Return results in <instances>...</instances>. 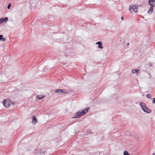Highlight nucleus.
Instances as JSON below:
<instances>
[{
    "mask_svg": "<svg viewBox=\"0 0 155 155\" xmlns=\"http://www.w3.org/2000/svg\"><path fill=\"white\" fill-rule=\"evenodd\" d=\"M32 117L33 118L32 123L33 124H35L38 122V120L35 116H32Z\"/></svg>",
    "mask_w": 155,
    "mask_h": 155,
    "instance_id": "obj_7",
    "label": "nucleus"
},
{
    "mask_svg": "<svg viewBox=\"0 0 155 155\" xmlns=\"http://www.w3.org/2000/svg\"><path fill=\"white\" fill-rule=\"evenodd\" d=\"M148 2L149 5L150 6L149 10L148 11V12L152 13L153 10V7L155 8V0H148Z\"/></svg>",
    "mask_w": 155,
    "mask_h": 155,
    "instance_id": "obj_3",
    "label": "nucleus"
},
{
    "mask_svg": "<svg viewBox=\"0 0 155 155\" xmlns=\"http://www.w3.org/2000/svg\"><path fill=\"white\" fill-rule=\"evenodd\" d=\"M121 20H123L124 19V17L123 16H122L121 17Z\"/></svg>",
    "mask_w": 155,
    "mask_h": 155,
    "instance_id": "obj_22",
    "label": "nucleus"
},
{
    "mask_svg": "<svg viewBox=\"0 0 155 155\" xmlns=\"http://www.w3.org/2000/svg\"><path fill=\"white\" fill-rule=\"evenodd\" d=\"M141 109L143 110L147 113H150L151 112V110L147 107L146 104L143 102H141L140 103Z\"/></svg>",
    "mask_w": 155,
    "mask_h": 155,
    "instance_id": "obj_2",
    "label": "nucleus"
},
{
    "mask_svg": "<svg viewBox=\"0 0 155 155\" xmlns=\"http://www.w3.org/2000/svg\"><path fill=\"white\" fill-rule=\"evenodd\" d=\"M129 43H128L127 44V45H129Z\"/></svg>",
    "mask_w": 155,
    "mask_h": 155,
    "instance_id": "obj_24",
    "label": "nucleus"
},
{
    "mask_svg": "<svg viewBox=\"0 0 155 155\" xmlns=\"http://www.w3.org/2000/svg\"><path fill=\"white\" fill-rule=\"evenodd\" d=\"M3 37V35H0V41H1L2 38Z\"/></svg>",
    "mask_w": 155,
    "mask_h": 155,
    "instance_id": "obj_19",
    "label": "nucleus"
},
{
    "mask_svg": "<svg viewBox=\"0 0 155 155\" xmlns=\"http://www.w3.org/2000/svg\"><path fill=\"white\" fill-rule=\"evenodd\" d=\"M124 155H130V154L128 153V152L127 151H125L124 152Z\"/></svg>",
    "mask_w": 155,
    "mask_h": 155,
    "instance_id": "obj_13",
    "label": "nucleus"
},
{
    "mask_svg": "<svg viewBox=\"0 0 155 155\" xmlns=\"http://www.w3.org/2000/svg\"><path fill=\"white\" fill-rule=\"evenodd\" d=\"M153 99L152 102L153 103H155V97L152 99Z\"/></svg>",
    "mask_w": 155,
    "mask_h": 155,
    "instance_id": "obj_20",
    "label": "nucleus"
},
{
    "mask_svg": "<svg viewBox=\"0 0 155 155\" xmlns=\"http://www.w3.org/2000/svg\"><path fill=\"white\" fill-rule=\"evenodd\" d=\"M45 150L43 151L42 150H40L39 151V153L41 154V155H45Z\"/></svg>",
    "mask_w": 155,
    "mask_h": 155,
    "instance_id": "obj_11",
    "label": "nucleus"
},
{
    "mask_svg": "<svg viewBox=\"0 0 155 155\" xmlns=\"http://www.w3.org/2000/svg\"><path fill=\"white\" fill-rule=\"evenodd\" d=\"M153 155H155V153L153 154Z\"/></svg>",
    "mask_w": 155,
    "mask_h": 155,
    "instance_id": "obj_25",
    "label": "nucleus"
},
{
    "mask_svg": "<svg viewBox=\"0 0 155 155\" xmlns=\"http://www.w3.org/2000/svg\"><path fill=\"white\" fill-rule=\"evenodd\" d=\"M96 44L98 45V48L101 49L103 48V47L102 45V42L101 41H99L96 43Z\"/></svg>",
    "mask_w": 155,
    "mask_h": 155,
    "instance_id": "obj_8",
    "label": "nucleus"
},
{
    "mask_svg": "<svg viewBox=\"0 0 155 155\" xmlns=\"http://www.w3.org/2000/svg\"><path fill=\"white\" fill-rule=\"evenodd\" d=\"M140 71L139 69H134L132 70V72L133 74H134L137 73L139 71Z\"/></svg>",
    "mask_w": 155,
    "mask_h": 155,
    "instance_id": "obj_10",
    "label": "nucleus"
},
{
    "mask_svg": "<svg viewBox=\"0 0 155 155\" xmlns=\"http://www.w3.org/2000/svg\"><path fill=\"white\" fill-rule=\"evenodd\" d=\"M9 100V103H10L11 104H12V105H15V103H14L13 101H12L10 100Z\"/></svg>",
    "mask_w": 155,
    "mask_h": 155,
    "instance_id": "obj_14",
    "label": "nucleus"
},
{
    "mask_svg": "<svg viewBox=\"0 0 155 155\" xmlns=\"http://www.w3.org/2000/svg\"><path fill=\"white\" fill-rule=\"evenodd\" d=\"M88 109V107H86L81 111H78L75 114V116L73 118H78L81 117L82 116L85 115L86 113L87 112Z\"/></svg>",
    "mask_w": 155,
    "mask_h": 155,
    "instance_id": "obj_1",
    "label": "nucleus"
},
{
    "mask_svg": "<svg viewBox=\"0 0 155 155\" xmlns=\"http://www.w3.org/2000/svg\"><path fill=\"white\" fill-rule=\"evenodd\" d=\"M11 3H9L8 5L7 6V8L8 9H9L11 7Z\"/></svg>",
    "mask_w": 155,
    "mask_h": 155,
    "instance_id": "obj_17",
    "label": "nucleus"
},
{
    "mask_svg": "<svg viewBox=\"0 0 155 155\" xmlns=\"http://www.w3.org/2000/svg\"><path fill=\"white\" fill-rule=\"evenodd\" d=\"M45 97V96H44V95L41 96V95H38V96L37 95L36 96V98H37L38 99H40V100L42 98H44Z\"/></svg>",
    "mask_w": 155,
    "mask_h": 155,
    "instance_id": "obj_9",
    "label": "nucleus"
},
{
    "mask_svg": "<svg viewBox=\"0 0 155 155\" xmlns=\"http://www.w3.org/2000/svg\"><path fill=\"white\" fill-rule=\"evenodd\" d=\"M56 93H58L61 94H63L66 93H67V91H64L63 89H58L55 90L54 91Z\"/></svg>",
    "mask_w": 155,
    "mask_h": 155,
    "instance_id": "obj_6",
    "label": "nucleus"
},
{
    "mask_svg": "<svg viewBox=\"0 0 155 155\" xmlns=\"http://www.w3.org/2000/svg\"><path fill=\"white\" fill-rule=\"evenodd\" d=\"M5 39H6L5 38H2L1 41H5Z\"/></svg>",
    "mask_w": 155,
    "mask_h": 155,
    "instance_id": "obj_18",
    "label": "nucleus"
},
{
    "mask_svg": "<svg viewBox=\"0 0 155 155\" xmlns=\"http://www.w3.org/2000/svg\"><path fill=\"white\" fill-rule=\"evenodd\" d=\"M149 64L150 66H152V64L151 63H149Z\"/></svg>",
    "mask_w": 155,
    "mask_h": 155,
    "instance_id": "obj_21",
    "label": "nucleus"
},
{
    "mask_svg": "<svg viewBox=\"0 0 155 155\" xmlns=\"http://www.w3.org/2000/svg\"><path fill=\"white\" fill-rule=\"evenodd\" d=\"M146 97L148 98L149 99H152V98H151V94H147L146 95Z\"/></svg>",
    "mask_w": 155,
    "mask_h": 155,
    "instance_id": "obj_12",
    "label": "nucleus"
},
{
    "mask_svg": "<svg viewBox=\"0 0 155 155\" xmlns=\"http://www.w3.org/2000/svg\"><path fill=\"white\" fill-rule=\"evenodd\" d=\"M3 105L6 107H8L11 105V104L9 102L8 99H5L3 101Z\"/></svg>",
    "mask_w": 155,
    "mask_h": 155,
    "instance_id": "obj_5",
    "label": "nucleus"
},
{
    "mask_svg": "<svg viewBox=\"0 0 155 155\" xmlns=\"http://www.w3.org/2000/svg\"><path fill=\"white\" fill-rule=\"evenodd\" d=\"M3 18H0V24H2L3 22H4Z\"/></svg>",
    "mask_w": 155,
    "mask_h": 155,
    "instance_id": "obj_15",
    "label": "nucleus"
},
{
    "mask_svg": "<svg viewBox=\"0 0 155 155\" xmlns=\"http://www.w3.org/2000/svg\"><path fill=\"white\" fill-rule=\"evenodd\" d=\"M38 153V152L37 153L36 152L35 153V154H37Z\"/></svg>",
    "mask_w": 155,
    "mask_h": 155,
    "instance_id": "obj_23",
    "label": "nucleus"
},
{
    "mask_svg": "<svg viewBox=\"0 0 155 155\" xmlns=\"http://www.w3.org/2000/svg\"><path fill=\"white\" fill-rule=\"evenodd\" d=\"M4 21V22H6L8 20V17H5V18H3Z\"/></svg>",
    "mask_w": 155,
    "mask_h": 155,
    "instance_id": "obj_16",
    "label": "nucleus"
},
{
    "mask_svg": "<svg viewBox=\"0 0 155 155\" xmlns=\"http://www.w3.org/2000/svg\"><path fill=\"white\" fill-rule=\"evenodd\" d=\"M129 10L131 12H137L138 11V6L135 5H133L132 6H130Z\"/></svg>",
    "mask_w": 155,
    "mask_h": 155,
    "instance_id": "obj_4",
    "label": "nucleus"
}]
</instances>
